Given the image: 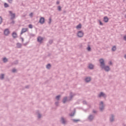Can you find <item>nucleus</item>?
Returning a JSON list of instances; mask_svg holds the SVG:
<instances>
[{
	"mask_svg": "<svg viewBox=\"0 0 126 126\" xmlns=\"http://www.w3.org/2000/svg\"><path fill=\"white\" fill-rule=\"evenodd\" d=\"M99 62L100 63V66H101L102 68H104L106 71H109V70H110V67H109V66H107L104 67L105 63H104V60L100 59L99 60Z\"/></svg>",
	"mask_w": 126,
	"mask_h": 126,
	"instance_id": "nucleus-1",
	"label": "nucleus"
},
{
	"mask_svg": "<svg viewBox=\"0 0 126 126\" xmlns=\"http://www.w3.org/2000/svg\"><path fill=\"white\" fill-rule=\"evenodd\" d=\"M49 20H50V23H51V22L52 21V19L50 18Z\"/></svg>",
	"mask_w": 126,
	"mask_h": 126,
	"instance_id": "nucleus-38",
	"label": "nucleus"
},
{
	"mask_svg": "<svg viewBox=\"0 0 126 126\" xmlns=\"http://www.w3.org/2000/svg\"><path fill=\"white\" fill-rule=\"evenodd\" d=\"M29 28H30L31 29H32V28H33V26H32V25H29Z\"/></svg>",
	"mask_w": 126,
	"mask_h": 126,
	"instance_id": "nucleus-26",
	"label": "nucleus"
},
{
	"mask_svg": "<svg viewBox=\"0 0 126 126\" xmlns=\"http://www.w3.org/2000/svg\"><path fill=\"white\" fill-rule=\"evenodd\" d=\"M99 24L100 25H103V23H102V22H101V21H99Z\"/></svg>",
	"mask_w": 126,
	"mask_h": 126,
	"instance_id": "nucleus-32",
	"label": "nucleus"
},
{
	"mask_svg": "<svg viewBox=\"0 0 126 126\" xmlns=\"http://www.w3.org/2000/svg\"><path fill=\"white\" fill-rule=\"evenodd\" d=\"M21 39L22 42H23V41H24V39H23V38H21Z\"/></svg>",
	"mask_w": 126,
	"mask_h": 126,
	"instance_id": "nucleus-39",
	"label": "nucleus"
},
{
	"mask_svg": "<svg viewBox=\"0 0 126 126\" xmlns=\"http://www.w3.org/2000/svg\"><path fill=\"white\" fill-rule=\"evenodd\" d=\"M87 50L88 51H91V48H90V46H88V48H87Z\"/></svg>",
	"mask_w": 126,
	"mask_h": 126,
	"instance_id": "nucleus-28",
	"label": "nucleus"
},
{
	"mask_svg": "<svg viewBox=\"0 0 126 126\" xmlns=\"http://www.w3.org/2000/svg\"><path fill=\"white\" fill-rule=\"evenodd\" d=\"M1 23H2V18L0 17V24H1Z\"/></svg>",
	"mask_w": 126,
	"mask_h": 126,
	"instance_id": "nucleus-22",
	"label": "nucleus"
},
{
	"mask_svg": "<svg viewBox=\"0 0 126 126\" xmlns=\"http://www.w3.org/2000/svg\"><path fill=\"white\" fill-rule=\"evenodd\" d=\"M57 4H60V1H57Z\"/></svg>",
	"mask_w": 126,
	"mask_h": 126,
	"instance_id": "nucleus-34",
	"label": "nucleus"
},
{
	"mask_svg": "<svg viewBox=\"0 0 126 126\" xmlns=\"http://www.w3.org/2000/svg\"><path fill=\"white\" fill-rule=\"evenodd\" d=\"M73 122H78V120H73Z\"/></svg>",
	"mask_w": 126,
	"mask_h": 126,
	"instance_id": "nucleus-40",
	"label": "nucleus"
},
{
	"mask_svg": "<svg viewBox=\"0 0 126 126\" xmlns=\"http://www.w3.org/2000/svg\"><path fill=\"white\" fill-rule=\"evenodd\" d=\"M103 20L104 22H108L109 21V18H108V17H104L103 18Z\"/></svg>",
	"mask_w": 126,
	"mask_h": 126,
	"instance_id": "nucleus-9",
	"label": "nucleus"
},
{
	"mask_svg": "<svg viewBox=\"0 0 126 126\" xmlns=\"http://www.w3.org/2000/svg\"><path fill=\"white\" fill-rule=\"evenodd\" d=\"M70 116H71V117L74 116V113L73 114H70Z\"/></svg>",
	"mask_w": 126,
	"mask_h": 126,
	"instance_id": "nucleus-35",
	"label": "nucleus"
},
{
	"mask_svg": "<svg viewBox=\"0 0 126 126\" xmlns=\"http://www.w3.org/2000/svg\"><path fill=\"white\" fill-rule=\"evenodd\" d=\"M4 34L6 36H7V35L9 34V30H8V29L5 30V31H4Z\"/></svg>",
	"mask_w": 126,
	"mask_h": 126,
	"instance_id": "nucleus-6",
	"label": "nucleus"
},
{
	"mask_svg": "<svg viewBox=\"0 0 126 126\" xmlns=\"http://www.w3.org/2000/svg\"><path fill=\"white\" fill-rule=\"evenodd\" d=\"M9 13L11 16V19H13V18H15V14L12 13V12L9 11Z\"/></svg>",
	"mask_w": 126,
	"mask_h": 126,
	"instance_id": "nucleus-5",
	"label": "nucleus"
},
{
	"mask_svg": "<svg viewBox=\"0 0 126 126\" xmlns=\"http://www.w3.org/2000/svg\"><path fill=\"white\" fill-rule=\"evenodd\" d=\"M90 80H91V78H90V77H87L85 79V81H86V82H89Z\"/></svg>",
	"mask_w": 126,
	"mask_h": 126,
	"instance_id": "nucleus-11",
	"label": "nucleus"
},
{
	"mask_svg": "<svg viewBox=\"0 0 126 126\" xmlns=\"http://www.w3.org/2000/svg\"><path fill=\"white\" fill-rule=\"evenodd\" d=\"M89 68H90L91 69H92V68H93L94 67V65H93V64H90L89 65Z\"/></svg>",
	"mask_w": 126,
	"mask_h": 126,
	"instance_id": "nucleus-13",
	"label": "nucleus"
},
{
	"mask_svg": "<svg viewBox=\"0 0 126 126\" xmlns=\"http://www.w3.org/2000/svg\"><path fill=\"white\" fill-rule=\"evenodd\" d=\"M60 97H61V96L58 95L57 96H56V99H57V100H59V99H60Z\"/></svg>",
	"mask_w": 126,
	"mask_h": 126,
	"instance_id": "nucleus-29",
	"label": "nucleus"
},
{
	"mask_svg": "<svg viewBox=\"0 0 126 126\" xmlns=\"http://www.w3.org/2000/svg\"><path fill=\"white\" fill-rule=\"evenodd\" d=\"M58 8V10H59V11H61V10H62V7H61V6H59Z\"/></svg>",
	"mask_w": 126,
	"mask_h": 126,
	"instance_id": "nucleus-24",
	"label": "nucleus"
},
{
	"mask_svg": "<svg viewBox=\"0 0 126 126\" xmlns=\"http://www.w3.org/2000/svg\"><path fill=\"white\" fill-rule=\"evenodd\" d=\"M47 68H50V67H51V64H48L47 66H46Z\"/></svg>",
	"mask_w": 126,
	"mask_h": 126,
	"instance_id": "nucleus-27",
	"label": "nucleus"
},
{
	"mask_svg": "<svg viewBox=\"0 0 126 126\" xmlns=\"http://www.w3.org/2000/svg\"><path fill=\"white\" fill-rule=\"evenodd\" d=\"M8 2L11 3L12 2V0H8Z\"/></svg>",
	"mask_w": 126,
	"mask_h": 126,
	"instance_id": "nucleus-30",
	"label": "nucleus"
},
{
	"mask_svg": "<svg viewBox=\"0 0 126 126\" xmlns=\"http://www.w3.org/2000/svg\"><path fill=\"white\" fill-rule=\"evenodd\" d=\"M28 31V29L27 28H24L22 29L21 34L22 35L23 33H25V32H27Z\"/></svg>",
	"mask_w": 126,
	"mask_h": 126,
	"instance_id": "nucleus-3",
	"label": "nucleus"
},
{
	"mask_svg": "<svg viewBox=\"0 0 126 126\" xmlns=\"http://www.w3.org/2000/svg\"><path fill=\"white\" fill-rule=\"evenodd\" d=\"M94 113H95V111H94Z\"/></svg>",
	"mask_w": 126,
	"mask_h": 126,
	"instance_id": "nucleus-43",
	"label": "nucleus"
},
{
	"mask_svg": "<svg viewBox=\"0 0 126 126\" xmlns=\"http://www.w3.org/2000/svg\"><path fill=\"white\" fill-rule=\"evenodd\" d=\"M80 28H81V24H79L78 26H77V27H76L77 29H80Z\"/></svg>",
	"mask_w": 126,
	"mask_h": 126,
	"instance_id": "nucleus-14",
	"label": "nucleus"
},
{
	"mask_svg": "<svg viewBox=\"0 0 126 126\" xmlns=\"http://www.w3.org/2000/svg\"><path fill=\"white\" fill-rule=\"evenodd\" d=\"M104 109V107H103V102H101L100 103V111H102Z\"/></svg>",
	"mask_w": 126,
	"mask_h": 126,
	"instance_id": "nucleus-8",
	"label": "nucleus"
},
{
	"mask_svg": "<svg viewBox=\"0 0 126 126\" xmlns=\"http://www.w3.org/2000/svg\"><path fill=\"white\" fill-rule=\"evenodd\" d=\"M113 121H114V116L112 115L110 118V121L113 122Z\"/></svg>",
	"mask_w": 126,
	"mask_h": 126,
	"instance_id": "nucleus-21",
	"label": "nucleus"
},
{
	"mask_svg": "<svg viewBox=\"0 0 126 126\" xmlns=\"http://www.w3.org/2000/svg\"><path fill=\"white\" fill-rule=\"evenodd\" d=\"M125 59H126V55L125 56Z\"/></svg>",
	"mask_w": 126,
	"mask_h": 126,
	"instance_id": "nucleus-42",
	"label": "nucleus"
},
{
	"mask_svg": "<svg viewBox=\"0 0 126 126\" xmlns=\"http://www.w3.org/2000/svg\"><path fill=\"white\" fill-rule=\"evenodd\" d=\"M3 61L4 63H6L7 62V59L6 58H3Z\"/></svg>",
	"mask_w": 126,
	"mask_h": 126,
	"instance_id": "nucleus-19",
	"label": "nucleus"
},
{
	"mask_svg": "<svg viewBox=\"0 0 126 126\" xmlns=\"http://www.w3.org/2000/svg\"><path fill=\"white\" fill-rule=\"evenodd\" d=\"M124 40H125V41H126V35L124 36Z\"/></svg>",
	"mask_w": 126,
	"mask_h": 126,
	"instance_id": "nucleus-37",
	"label": "nucleus"
},
{
	"mask_svg": "<svg viewBox=\"0 0 126 126\" xmlns=\"http://www.w3.org/2000/svg\"><path fill=\"white\" fill-rule=\"evenodd\" d=\"M105 97L106 95L104 94L103 93H100V94L98 95V97Z\"/></svg>",
	"mask_w": 126,
	"mask_h": 126,
	"instance_id": "nucleus-10",
	"label": "nucleus"
},
{
	"mask_svg": "<svg viewBox=\"0 0 126 126\" xmlns=\"http://www.w3.org/2000/svg\"><path fill=\"white\" fill-rule=\"evenodd\" d=\"M83 32H82V31L79 32L77 33V35L80 37H83Z\"/></svg>",
	"mask_w": 126,
	"mask_h": 126,
	"instance_id": "nucleus-4",
	"label": "nucleus"
},
{
	"mask_svg": "<svg viewBox=\"0 0 126 126\" xmlns=\"http://www.w3.org/2000/svg\"><path fill=\"white\" fill-rule=\"evenodd\" d=\"M109 64H112V62H110Z\"/></svg>",
	"mask_w": 126,
	"mask_h": 126,
	"instance_id": "nucleus-41",
	"label": "nucleus"
},
{
	"mask_svg": "<svg viewBox=\"0 0 126 126\" xmlns=\"http://www.w3.org/2000/svg\"><path fill=\"white\" fill-rule=\"evenodd\" d=\"M38 118H41V115L38 114Z\"/></svg>",
	"mask_w": 126,
	"mask_h": 126,
	"instance_id": "nucleus-36",
	"label": "nucleus"
},
{
	"mask_svg": "<svg viewBox=\"0 0 126 126\" xmlns=\"http://www.w3.org/2000/svg\"><path fill=\"white\" fill-rule=\"evenodd\" d=\"M61 121H62L63 124H65V121L64 120V119L62 118Z\"/></svg>",
	"mask_w": 126,
	"mask_h": 126,
	"instance_id": "nucleus-16",
	"label": "nucleus"
},
{
	"mask_svg": "<svg viewBox=\"0 0 126 126\" xmlns=\"http://www.w3.org/2000/svg\"><path fill=\"white\" fill-rule=\"evenodd\" d=\"M15 71H16V69H13L12 70V72H15Z\"/></svg>",
	"mask_w": 126,
	"mask_h": 126,
	"instance_id": "nucleus-33",
	"label": "nucleus"
},
{
	"mask_svg": "<svg viewBox=\"0 0 126 126\" xmlns=\"http://www.w3.org/2000/svg\"><path fill=\"white\" fill-rule=\"evenodd\" d=\"M4 5L5 7H8V4L6 3H5L4 4Z\"/></svg>",
	"mask_w": 126,
	"mask_h": 126,
	"instance_id": "nucleus-23",
	"label": "nucleus"
},
{
	"mask_svg": "<svg viewBox=\"0 0 126 126\" xmlns=\"http://www.w3.org/2000/svg\"><path fill=\"white\" fill-rule=\"evenodd\" d=\"M116 46H113L112 47V51H116Z\"/></svg>",
	"mask_w": 126,
	"mask_h": 126,
	"instance_id": "nucleus-25",
	"label": "nucleus"
},
{
	"mask_svg": "<svg viewBox=\"0 0 126 126\" xmlns=\"http://www.w3.org/2000/svg\"><path fill=\"white\" fill-rule=\"evenodd\" d=\"M17 48H21V44H20V43H17Z\"/></svg>",
	"mask_w": 126,
	"mask_h": 126,
	"instance_id": "nucleus-15",
	"label": "nucleus"
},
{
	"mask_svg": "<svg viewBox=\"0 0 126 126\" xmlns=\"http://www.w3.org/2000/svg\"><path fill=\"white\" fill-rule=\"evenodd\" d=\"M67 98L66 97H65L63 99V103H65L66 102Z\"/></svg>",
	"mask_w": 126,
	"mask_h": 126,
	"instance_id": "nucleus-20",
	"label": "nucleus"
},
{
	"mask_svg": "<svg viewBox=\"0 0 126 126\" xmlns=\"http://www.w3.org/2000/svg\"><path fill=\"white\" fill-rule=\"evenodd\" d=\"M13 38H16L17 37V34L16 32H13L12 34Z\"/></svg>",
	"mask_w": 126,
	"mask_h": 126,
	"instance_id": "nucleus-12",
	"label": "nucleus"
},
{
	"mask_svg": "<svg viewBox=\"0 0 126 126\" xmlns=\"http://www.w3.org/2000/svg\"><path fill=\"white\" fill-rule=\"evenodd\" d=\"M37 41H38V42H39V43H41L42 41H43V38L41 36H39L37 38Z\"/></svg>",
	"mask_w": 126,
	"mask_h": 126,
	"instance_id": "nucleus-7",
	"label": "nucleus"
},
{
	"mask_svg": "<svg viewBox=\"0 0 126 126\" xmlns=\"http://www.w3.org/2000/svg\"><path fill=\"white\" fill-rule=\"evenodd\" d=\"M39 23L40 24H44L45 23V18L44 17H41L39 20Z\"/></svg>",
	"mask_w": 126,
	"mask_h": 126,
	"instance_id": "nucleus-2",
	"label": "nucleus"
},
{
	"mask_svg": "<svg viewBox=\"0 0 126 126\" xmlns=\"http://www.w3.org/2000/svg\"><path fill=\"white\" fill-rule=\"evenodd\" d=\"M89 119L90 120V121L93 120V116H90L89 117Z\"/></svg>",
	"mask_w": 126,
	"mask_h": 126,
	"instance_id": "nucleus-18",
	"label": "nucleus"
},
{
	"mask_svg": "<svg viewBox=\"0 0 126 126\" xmlns=\"http://www.w3.org/2000/svg\"><path fill=\"white\" fill-rule=\"evenodd\" d=\"M30 16H31V17H32V16H33V13H31V14H30Z\"/></svg>",
	"mask_w": 126,
	"mask_h": 126,
	"instance_id": "nucleus-31",
	"label": "nucleus"
},
{
	"mask_svg": "<svg viewBox=\"0 0 126 126\" xmlns=\"http://www.w3.org/2000/svg\"><path fill=\"white\" fill-rule=\"evenodd\" d=\"M4 77V75L3 74H1L0 76V79H3Z\"/></svg>",
	"mask_w": 126,
	"mask_h": 126,
	"instance_id": "nucleus-17",
	"label": "nucleus"
}]
</instances>
